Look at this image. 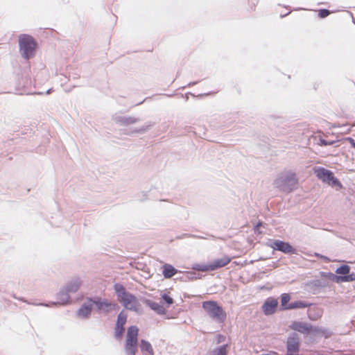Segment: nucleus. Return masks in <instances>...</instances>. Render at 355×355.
<instances>
[{
    "mask_svg": "<svg viewBox=\"0 0 355 355\" xmlns=\"http://www.w3.org/2000/svg\"><path fill=\"white\" fill-rule=\"evenodd\" d=\"M210 263H196L193 266L192 269L197 271L208 272L211 271Z\"/></svg>",
    "mask_w": 355,
    "mask_h": 355,
    "instance_id": "nucleus-29",
    "label": "nucleus"
},
{
    "mask_svg": "<svg viewBox=\"0 0 355 355\" xmlns=\"http://www.w3.org/2000/svg\"><path fill=\"white\" fill-rule=\"evenodd\" d=\"M138 348V340H125L124 349L127 355H136Z\"/></svg>",
    "mask_w": 355,
    "mask_h": 355,
    "instance_id": "nucleus-18",
    "label": "nucleus"
},
{
    "mask_svg": "<svg viewBox=\"0 0 355 355\" xmlns=\"http://www.w3.org/2000/svg\"><path fill=\"white\" fill-rule=\"evenodd\" d=\"M113 288L118 300H119L121 298H122L127 293H129L126 291L125 286L119 282L115 283L113 286Z\"/></svg>",
    "mask_w": 355,
    "mask_h": 355,
    "instance_id": "nucleus-23",
    "label": "nucleus"
},
{
    "mask_svg": "<svg viewBox=\"0 0 355 355\" xmlns=\"http://www.w3.org/2000/svg\"><path fill=\"white\" fill-rule=\"evenodd\" d=\"M351 268L347 264H341L336 270V273L338 277H343L341 281H338L339 283L343 282H352L355 281V272H350Z\"/></svg>",
    "mask_w": 355,
    "mask_h": 355,
    "instance_id": "nucleus-9",
    "label": "nucleus"
},
{
    "mask_svg": "<svg viewBox=\"0 0 355 355\" xmlns=\"http://www.w3.org/2000/svg\"><path fill=\"white\" fill-rule=\"evenodd\" d=\"M335 140H326L323 138H320L318 144L321 146H331L336 143Z\"/></svg>",
    "mask_w": 355,
    "mask_h": 355,
    "instance_id": "nucleus-34",
    "label": "nucleus"
},
{
    "mask_svg": "<svg viewBox=\"0 0 355 355\" xmlns=\"http://www.w3.org/2000/svg\"><path fill=\"white\" fill-rule=\"evenodd\" d=\"M144 303L158 315H164L166 313V309L162 304L156 302L146 299Z\"/></svg>",
    "mask_w": 355,
    "mask_h": 355,
    "instance_id": "nucleus-16",
    "label": "nucleus"
},
{
    "mask_svg": "<svg viewBox=\"0 0 355 355\" xmlns=\"http://www.w3.org/2000/svg\"><path fill=\"white\" fill-rule=\"evenodd\" d=\"M19 46L22 57L29 59L35 54L37 43L32 36L23 34L19 37Z\"/></svg>",
    "mask_w": 355,
    "mask_h": 355,
    "instance_id": "nucleus-3",
    "label": "nucleus"
},
{
    "mask_svg": "<svg viewBox=\"0 0 355 355\" xmlns=\"http://www.w3.org/2000/svg\"><path fill=\"white\" fill-rule=\"evenodd\" d=\"M186 132H192V128L191 126L185 125L184 128Z\"/></svg>",
    "mask_w": 355,
    "mask_h": 355,
    "instance_id": "nucleus-41",
    "label": "nucleus"
},
{
    "mask_svg": "<svg viewBox=\"0 0 355 355\" xmlns=\"http://www.w3.org/2000/svg\"><path fill=\"white\" fill-rule=\"evenodd\" d=\"M320 259H322L326 263H329L331 261L330 259L328 257L325 256V255H320Z\"/></svg>",
    "mask_w": 355,
    "mask_h": 355,
    "instance_id": "nucleus-40",
    "label": "nucleus"
},
{
    "mask_svg": "<svg viewBox=\"0 0 355 355\" xmlns=\"http://www.w3.org/2000/svg\"><path fill=\"white\" fill-rule=\"evenodd\" d=\"M289 13H290V12H288L287 13H286V14H284V15H280V17H281L282 18H283V17H284L287 16Z\"/></svg>",
    "mask_w": 355,
    "mask_h": 355,
    "instance_id": "nucleus-43",
    "label": "nucleus"
},
{
    "mask_svg": "<svg viewBox=\"0 0 355 355\" xmlns=\"http://www.w3.org/2000/svg\"><path fill=\"white\" fill-rule=\"evenodd\" d=\"M161 296L163 302L166 304L167 308L174 303V300L168 293H164Z\"/></svg>",
    "mask_w": 355,
    "mask_h": 355,
    "instance_id": "nucleus-33",
    "label": "nucleus"
},
{
    "mask_svg": "<svg viewBox=\"0 0 355 355\" xmlns=\"http://www.w3.org/2000/svg\"><path fill=\"white\" fill-rule=\"evenodd\" d=\"M267 245L274 250L282 252L286 254H297V250L287 241L279 239H269Z\"/></svg>",
    "mask_w": 355,
    "mask_h": 355,
    "instance_id": "nucleus-6",
    "label": "nucleus"
},
{
    "mask_svg": "<svg viewBox=\"0 0 355 355\" xmlns=\"http://www.w3.org/2000/svg\"><path fill=\"white\" fill-rule=\"evenodd\" d=\"M180 76V71H178V73H177V76H176L178 77V76Z\"/></svg>",
    "mask_w": 355,
    "mask_h": 355,
    "instance_id": "nucleus-46",
    "label": "nucleus"
},
{
    "mask_svg": "<svg viewBox=\"0 0 355 355\" xmlns=\"http://www.w3.org/2000/svg\"><path fill=\"white\" fill-rule=\"evenodd\" d=\"M291 296L289 293H284L280 295V306L279 307V311H286L289 310Z\"/></svg>",
    "mask_w": 355,
    "mask_h": 355,
    "instance_id": "nucleus-20",
    "label": "nucleus"
},
{
    "mask_svg": "<svg viewBox=\"0 0 355 355\" xmlns=\"http://www.w3.org/2000/svg\"><path fill=\"white\" fill-rule=\"evenodd\" d=\"M345 140L350 144L352 148H354V146H355V141L353 138L348 137L345 138Z\"/></svg>",
    "mask_w": 355,
    "mask_h": 355,
    "instance_id": "nucleus-37",
    "label": "nucleus"
},
{
    "mask_svg": "<svg viewBox=\"0 0 355 355\" xmlns=\"http://www.w3.org/2000/svg\"><path fill=\"white\" fill-rule=\"evenodd\" d=\"M354 148V149H355V146H354V148Z\"/></svg>",
    "mask_w": 355,
    "mask_h": 355,
    "instance_id": "nucleus-50",
    "label": "nucleus"
},
{
    "mask_svg": "<svg viewBox=\"0 0 355 355\" xmlns=\"http://www.w3.org/2000/svg\"><path fill=\"white\" fill-rule=\"evenodd\" d=\"M316 177L322 182L328 184L333 187L341 189L343 184L334 175V173L322 166H315L313 168Z\"/></svg>",
    "mask_w": 355,
    "mask_h": 355,
    "instance_id": "nucleus-4",
    "label": "nucleus"
},
{
    "mask_svg": "<svg viewBox=\"0 0 355 355\" xmlns=\"http://www.w3.org/2000/svg\"><path fill=\"white\" fill-rule=\"evenodd\" d=\"M321 276L322 277H327L332 282L338 284H339L338 281H341V279H343V277H338L337 274L336 275L331 272H321Z\"/></svg>",
    "mask_w": 355,
    "mask_h": 355,
    "instance_id": "nucleus-30",
    "label": "nucleus"
},
{
    "mask_svg": "<svg viewBox=\"0 0 355 355\" xmlns=\"http://www.w3.org/2000/svg\"><path fill=\"white\" fill-rule=\"evenodd\" d=\"M128 315L124 310H121L118 314L115 324L124 327L127 322Z\"/></svg>",
    "mask_w": 355,
    "mask_h": 355,
    "instance_id": "nucleus-28",
    "label": "nucleus"
},
{
    "mask_svg": "<svg viewBox=\"0 0 355 355\" xmlns=\"http://www.w3.org/2000/svg\"><path fill=\"white\" fill-rule=\"evenodd\" d=\"M13 297H14V298H15V299H17V300H22V299H21V298H18V297H17L15 295H14Z\"/></svg>",
    "mask_w": 355,
    "mask_h": 355,
    "instance_id": "nucleus-45",
    "label": "nucleus"
},
{
    "mask_svg": "<svg viewBox=\"0 0 355 355\" xmlns=\"http://www.w3.org/2000/svg\"><path fill=\"white\" fill-rule=\"evenodd\" d=\"M140 349L142 352H146L150 355H154V351L150 342L146 340L141 339L140 340Z\"/></svg>",
    "mask_w": 355,
    "mask_h": 355,
    "instance_id": "nucleus-26",
    "label": "nucleus"
},
{
    "mask_svg": "<svg viewBox=\"0 0 355 355\" xmlns=\"http://www.w3.org/2000/svg\"><path fill=\"white\" fill-rule=\"evenodd\" d=\"M154 125V123H152V122H148L146 123L145 125H144L143 126H141V128H136L135 130H133L132 131H131L130 133H128L127 135H132L133 134H135V133H139V134H144L145 133L150 127L153 126Z\"/></svg>",
    "mask_w": 355,
    "mask_h": 355,
    "instance_id": "nucleus-27",
    "label": "nucleus"
},
{
    "mask_svg": "<svg viewBox=\"0 0 355 355\" xmlns=\"http://www.w3.org/2000/svg\"><path fill=\"white\" fill-rule=\"evenodd\" d=\"M297 183L295 173L293 172L283 173L274 181V185L277 189L286 193L293 191Z\"/></svg>",
    "mask_w": 355,
    "mask_h": 355,
    "instance_id": "nucleus-2",
    "label": "nucleus"
},
{
    "mask_svg": "<svg viewBox=\"0 0 355 355\" xmlns=\"http://www.w3.org/2000/svg\"><path fill=\"white\" fill-rule=\"evenodd\" d=\"M125 327L115 324L114 331V337L116 340H121L125 332Z\"/></svg>",
    "mask_w": 355,
    "mask_h": 355,
    "instance_id": "nucleus-31",
    "label": "nucleus"
},
{
    "mask_svg": "<svg viewBox=\"0 0 355 355\" xmlns=\"http://www.w3.org/2000/svg\"><path fill=\"white\" fill-rule=\"evenodd\" d=\"M331 13V11L328 9H326V8H320L319 10H318V17L320 18H325L327 17V16L329 15V14Z\"/></svg>",
    "mask_w": 355,
    "mask_h": 355,
    "instance_id": "nucleus-35",
    "label": "nucleus"
},
{
    "mask_svg": "<svg viewBox=\"0 0 355 355\" xmlns=\"http://www.w3.org/2000/svg\"><path fill=\"white\" fill-rule=\"evenodd\" d=\"M92 304L91 302L88 301V297L87 298V301L83 303L77 311V315L81 317L83 319H87L92 313Z\"/></svg>",
    "mask_w": 355,
    "mask_h": 355,
    "instance_id": "nucleus-12",
    "label": "nucleus"
},
{
    "mask_svg": "<svg viewBox=\"0 0 355 355\" xmlns=\"http://www.w3.org/2000/svg\"><path fill=\"white\" fill-rule=\"evenodd\" d=\"M69 293L67 292V291L63 287L60 290V291L56 295V299L58 300V302H52V304H60V305H66L69 302Z\"/></svg>",
    "mask_w": 355,
    "mask_h": 355,
    "instance_id": "nucleus-15",
    "label": "nucleus"
},
{
    "mask_svg": "<svg viewBox=\"0 0 355 355\" xmlns=\"http://www.w3.org/2000/svg\"><path fill=\"white\" fill-rule=\"evenodd\" d=\"M264 225H265V223L263 221L259 220L257 222V223L253 227L254 233L257 235L261 234V232L260 231L259 227H264Z\"/></svg>",
    "mask_w": 355,
    "mask_h": 355,
    "instance_id": "nucleus-36",
    "label": "nucleus"
},
{
    "mask_svg": "<svg viewBox=\"0 0 355 355\" xmlns=\"http://www.w3.org/2000/svg\"><path fill=\"white\" fill-rule=\"evenodd\" d=\"M142 103H144V101H141V102H139V103H138V105L141 104Z\"/></svg>",
    "mask_w": 355,
    "mask_h": 355,
    "instance_id": "nucleus-48",
    "label": "nucleus"
},
{
    "mask_svg": "<svg viewBox=\"0 0 355 355\" xmlns=\"http://www.w3.org/2000/svg\"><path fill=\"white\" fill-rule=\"evenodd\" d=\"M286 355H299L300 338L296 332L290 334L286 340Z\"/></svg>",
    "mask_w": 355,
    "mask_h": 355,
    "instance_id": "nucleus-7",
    "label": "nucleus"
},
{
    "mask_svg": "<svg viewBox=\"0 0 355 355\" xmlns=\"http://www.w3.org/2000/svg\"><path fill=\"white\" fill-rule=\"evenodd\" d=\"M225 336H224L221 334L217 335V343H222V342L225 341Z\"/></svg>",
    "mask_w": 355,
    "mask_h": 355,
    "instance_id": "nucleus-38",
    "label": "nucleus"
},
{
    "mask_svg": "<svg viewBox=\"0 0 355 355\" xmlns=\"http://www.w3.org/2000/svg\"><path fill=\"white\" fill-rule=\"evenodd\" d=\"M231 258L227 255L223 256L222 258L213 260L209 262L211 271L225 266L231 261Z\"/></svg>",
    "mask_w": 355,
    "mask_h": 355,
    "instance_id": "nucleus-14",
    "label": "nucleus"
},
{
    "mask_svg": "<svg viewBox=\"0 0 355 355\" xmlns=\"http://www.w3.org/2000/svg\"><path fill=\"white\" fill-rule=\"evenodd\" d=\"M142 103H144V101H141V102H139V103H138V105L141 104Z\"/></svg>",
    "mask_w": 355,
    "mask_h": 355,
    "instance_id": "nucleus-49",
    "label": "nucleus"
},
{
    "mask_svg": "<svg viewBox=\"0 0 355 355\" xmlns=\"http://www.w3.org/2000/svg\"><path fill=\"white\" fill-rule=\"evenodd\" d=\"M88 301L91 302L93 305H95L97 310L100 312L101 311L105 309L107 305V300L106 299H102L101 297H89Z\"/></svg>",
    "mask_w": 355,
    "mask_h": 355,
    "instance_id": "nucleus-17",
    "label": "nucleus"
},
{
    "mask_svg": "<svg viewBox=\"0 0 355 355\" xmlns=\"http://www.w3.org/2000/svg\"><path fill=\"white\" fill-rule=\"evenodd\" d=\"M139 328L136 325H131L127 329L125 340H138Z\"/></svg>",
    "mask_w": 355,
    "mask_h": 355,
    "instance_id": "nucleus-21",
    "label": "nucleus"
},
{
    "mask_svg": "<svg viewBox=\"0 0 355 355\" xmlns=\"http://www.w3.org/2000/svg\"><path fill=\"white\" fill-rule=\"evenodd\" d=\"M162 268V275L166 279L172 277L179 272L174 266L168 263L164 264Z\"/></svg>",
    "mask_w": 355,
    "mask_h": 355,
    "instance_id": "nucleus-19",
    "label": "nucleus"
},
{
    "mask_svg": "<svg viewBox=\"0 0 355 355\" xmlns=\"http://www.w3.org/2000/svg\"><path fill=\"white\" fill-rule=\"evenodd\" d=\"M227 348L228 345L223 344L213 349L208 355H227Z\"/></svg>",
    "mask_w": 355,
    "mask_h": 355,
    "instance_id": "nucleus-25",
    "label": "nucleus"
},
{
    "mask_svg": "<svg viewBox=\"0 0 355 355\" xmlns=\"http://www.w3.org/2000/svg\"><path fill=\"white\" fill-rule=\"evenodd\" d=\"M82 285V282L79 277L73 278L71 280L67 282L64 288L69 293H76Z\"/></svg>",
    "mask_w": 355,
    "mask_h": 355,
    "instance_id": "nucleus-13",
    "label": "nucleus"
},
{
    "mask_svg": "<svg viewBox=\"0 0 355 355\" xmlns=\"http://www.w3.org/2000/svg\"><path fill=\"white\" fill-rule=\"evenodd\" d=\"M122 305L127 309L139 312L140 304L138 302L137 297L131 293H127L124 297L119 300Z\"/></svg>",
    "mask_w": 355,
    "mask_h": 355,
    "instance_id": "nucleus-8",
    "label": "nucleus"
},
{
    "mask_svg": "<svg viewBox=\"0 0 355 355\" xmlns=\"http://www.w3.org/2000/svg\"><path fill=\"white\" fill-rule=\"evenodd\" d=\"M313 303L304 300H296L290 303L289 310L310 307Z\"/></svg>",
    "mask_w": 355,
    "mask_h": 355,
    "instance_id": "nucleus-22",
    "label": "nucleus"
},
{
    "mask_svg": "<svg viewBox=\"0 0 355 355\" xmlns=\"http://www.w3.org/2000/svg\"><path fill=\"white\" fill-rule=\"evenodd\" d=\"M114 121L119 125L128 126L139 122L140 119L131 116H116L114 118Z\"/></svg>",
    "mask_w": 355,
    "mask_h": 355,
    "instance_id": "nucleus-11",
    "label": "nucleus"
},
{
    "mask_svg": "<svg viewBox=\"0 0 355 355\" xmlns=\"http://www.w3.org/2000/svg\"><path fill=\"white\" fill-rule=\"evenodd\" d=\"M291 329L301 334L316 336L320 333H324V329L313 326L310 323L295 320L290 325Z\"/></svg>",
    "mask_w": 355,
    "mask_h": 355,
    "instance_id": "nucleus-5",
    "label": "nucleus"
},
{
    "mask_svg": "<svg viewBox=\"0 0 355 355\" xmlns=\"http://www.w3.org/2000/svg\"><path fill=\"white\" fill-rule=\"evenodd\" d=\"M37 305L45 306H49V305L48 304H43V303H39V304H37Z\"/></svg>",
    "mask_w": 355,
    "mask_h": 355,
    "instance_id": "nucleus-42",
    "label": "nucleus"
},
{
    "mask_svg": "<svg viewBox=\"0 0 355 355\" xmlns=\"http://www.w3.org/2000/svg\"><path fill=\"white\" fill-rule=\"evenodd\" d=\"M320 255H321V254H319V253H315V257H316L320 258Z\"/></svg>",
    "mask_w": 355,
    "mask_h": 355,
    "instance_id": "nucleus-44",
    "label": "nucleus"
},
{
    "mask_svg": "<svg viewBox=\"0 0 355 355\" xmlns=\"http://www.w3.org/2000/svg\"><path fill=\"white\" fill-rule=\"evenodd\" d=\"M202 308L210 318L218 323H223L227 318L226 312L223 306L215 300L202 302Z\"/></svg>",
    "mask_w": 355,
    "mask_h": 355,
    "instance_id": "nucleus-1",
    "label": "nucleus"
},
{
    "mask_svg": "<svg viewBox=\"0 0 355 355\" xmlns=\"http://www.w3.org/2000/svg\"><path fill=\"white\" fill-rule=\"evenodd\" d=\"M182 274V276L180 277V279L182 281H189V280H194L199 279V275L197 274L195 271L191 270V271H184V272H180Z\"/></svg>",
    "mask_w": 355,
    "mask_h": 355,
    "instance_id": "nucleus-24",
    "label": "nucleus"
},
{
    "mask_svg": "<svg viewBox=\"0 0 355 355\" xmlns=\"http://www.w3.org/2000/svg\"><path fill=\"white\" fill-rule=\"evenodd\" d=\"M119 309L120 306L117 303L107 301V305L104 309V312L108 313L112 311H118Z\"/></svg>",
    "mask_w": 355,
    "mask_h": 355,
    "instance_id": "nucleus-32",
    "label": "nucleus"
},
{
    "mask_svg": "<svg viewBox=\"0 0 355 355\" xmlns=\"http://www.w3.org/2000/svg\"><path fill=\"white\" fill-rule=\"evenodd\" d=\"M353 23L355 24V19L352 18Z\"/></svg>",
    "mask_w": 355,
    "mask_h": 355,
    "instance_id": "nucleus-47",
    "label": "nucleus"
},
{
    "mask_svg": "<svg viewBox=\"0 0 355 355\" xmlns=\"http://www.w3.org/2000/svg\"><path fill=\"white\" fill-rule=\"evenodd\" d=\"M279 302L275 297H269L265 300L261 310L265 315H271L274 314L278 309Z\"/></svg>",
    "mask_w": 355,
    "mask_h": 355,
    "instance_id": "nucleus-10",
    "label": "nucleus"
},
{
    "mask_svg": "<svg viewBox=\"0 0 355 355\" xmlns=\"http://www.w3.org/2000/svg\"><path fill=\"white\" fill-rule=\"evenodd\" d=\"M199 82H200V80L190 82V83H189L187 85L182 87V89H184V88H185V87H191V86L196 85H197Z\"/></svg>",
    "mask_w": 355,
    "mask_h": 355,
    "instance_id": "nucleus-39",
    "label": "nucleus"
}]
</instances>
